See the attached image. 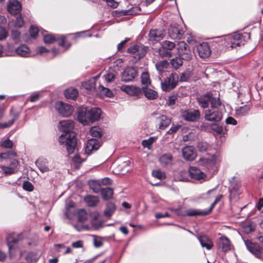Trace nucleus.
<instances>
[{"mask_svg": "<svg viewBox=\"0 0 263 263\" xmlns=\"http://www.w3.org/2000/svg\"><path fill=\"white\" fill-rule=\"evenodd\" d=\"M64 95L67 99H74L78 96V91L77 89L70 87L65 91Z\"/></svg>", "mask_w": 263, "mask_h": 263, "instance_id": "72a5a7b5", "label": "nucleus"}, {"mask_svg": "<svg viewBox=\"0 0 263 263\" xmlns=\"http://www.w3.org/2000/svg\"><path fill=\"white\" fill-rule=\"evenodd\" d=\"M141 83L143 85H148L151 84L149 75L148 72H143L141 76Z\"/></svg>", "mask_w": 263, "mask_h": 263, "instance_id": "603ef678", "label": "nucleus"}, {"mask_svg": "<svg viewBox=\"0 0 263 263\" xmlns=\"http://www.w3.org/2000/svg\"><path fill=\"white\" fill-rule=\"evenodd\" d=\"M216 195L215 189L209 190L205 193H203L200 195V198L204 200H209L213 198Z\"/></svg>", "mask_w": 263, "mask_h": 263, "instance_id": "de8ad7c7", "label": "nucleus"}, {"mask_svg": "<svg viewBox=\"0 0 263 263\" xmlns=\"http://www.w3.org/2000/svg\"><path fill=\"white\" fill-rule=\"evenodd\" d=\"M245 245L248 250L258 258L263 256V248L258 243H254L249 240H245Z\"/></svg>", "mask_w": 263, "mask_h": 263, "instance_id": "9d476101", "label": "nucleus"}, {"mask_svg": "<svg viewBox=\"0 0 263 263\" xmlns=\"http://www.w3.org/2000/svg\"><path fill=\"white\" fill-rule=\"evenodd\" d=\"M78 219L81 222H85L88 219V214L84 209H80L78 211Z\"/></svg>", "mask_w": 263, "mask_h": 263, "instance_id": "37998d69", "label": "nucleus"}, {"mask_svg": "<svg viewBox=\"0 0 263 263\" xmlns=\"http://www.w3.org/2000/svg\"><path fill=\"white\" fill-rule=\"evenodd\" d=\"M101 194L103 199L107 200L112 197L114 191L110 187L102 188L101 189Z\"/></svg>", "mask_w": 263, "mask_h": 263, "instance_id": "2f4dec72", "label": "nucleus"}, {"mask_svg": "<svg viewBox=\"0 0 263 263\" xmlns=\"http://www.w3.org/2000/svg\"><path fill=\"white\" fill-rule=\"evenodd\" d=\"M18 162L15 159H11L9 166L0 165V168L6 176L14 174L17 171Z\"/></svg>", "mask_w": 263, "mask_h": 263, "instance_id": "4468645a", "label": "nucleus"}, {"mask_svg": "<svg viewBox=\"0 0 263 263\" xmlns=\"http://www.w3.org/2000/svg\"><path fill=\"white\" fill-rule=\"evenodd\" d=\"M84 201L90 207H95L97 206L99 202V199L98 196L88 195L85 197L84 199Z\"/></svg>", "mask_w": 263, "mask_h": 263, "instance_id": "c756f323", "label": "nucleus"}, {"mask_svg": "<svg viewBox=\"0 0 263 263\" xmlns=\"http://www.w3.org/2000/svg\"><path fill=\"white\" fill-rule=\"evenodd\" d=\"M121 89L129 95L139 96L141 94L140 87L134 86L123 85Z\"/></svg>", "mask_w": 263, "mask_h": 263, "instance_id": "393cba45", "label": "nucleus"}, {"mask_svg": "<svg viewBox=\"0 0 263 263\" xmlns=\"http://www.w3.org/2000/svg\"><path fill=\"white\" fill-rule=\"evenodd\" d=\"M218 39L223 46L231 50L243 44L242 35L238 32L219 37Z\"/></svg>", "mask_w": 263, "mask_h": 263, "instance_id": "20e7f679", "label": "nucleus"}, {"mask_svg": "<svg viewBox=\"0 0 263 263\" xmlns=\"http://www.w3.org/2000/svg\"><path fill=\"white\" fill-rule=\"evenodd\" d=\"M129 38H126L124 40L121 42L117 46L118 50L121 51L124 48L125 45L129 41Z\"/></svg>", "mask_w": 263, "mask_h": 263, "instance_id": "774afa93", "label": "nucleus"}, {"mask_svg": "<svg viewBox=\"0 0 263 263\" xmlns=\"http://www.w3.org/2000/svg\"><path fill=\"white\" fill-rule=\"evenodd\" d=\"M97 77L95 78H91L89 80L84 82L82 83V86L87 90H91L92 89L95 88L96 86V79Z\"/></svg>", "mask_w": 263, "mask_h": 263, "instance_id": "ea45409f", "label": "nucleus"}, {"mask_svg": "<svg viewBox=\"0 0 263 263\" xmlns=\"http://www.w3.org/2000/svg\"><path fill=\"white\" fill-rule=\"evenodd\" d=\"M181 116L184 120L189 122H196L200 118V112L197 109H181Z\"/></svg>", "mask_w": 263, "mask_h": 263, "instance_id": "6e6552de", "label": "nucleus"}, {"mask_svg": "<svg viewBox=\"0 0 263 263\" xmlns=\"http://www.w3.org/2000/svg\"><path fill=\"white\" fill-rule=\"evenodd\" d=\"M11 25L15 28H22L24 25V21L21 15L17 16L11 21Z\"/></svg>", "mask_w": 263, "mask_h": 263, "instance_id": "f704fd0d", "label": "nucleus"}, {"mask_svg": "<svg viewBox=\"0 0 263 263\" xmlns=\"http://www.w3.org/2000/svg\"><path fill=\"white\" fill-rule=\"evenodd\" d=\"M212 97V95L210 92H208L200 96L197 99L198 104L203 108L208 107Z\"/></svg>", "mask_w": 263, "mask_h": 263, "instance_id": "5701e85b", "label": "nucleus"}, {"mask_svg": "<svg viewBox=\"0 0 263 263\" xmlns=\"http://www.w3.org/2000/svg\"><path fill=\"white\" fill-rule=\"evenodd\" d=\"M7 9L8 12L12 15H16L21 12L22 5L17 0H9Z\"/></svg>", "mask_w": 263, "mask_h": 263, "instance_id": "f3484780", "label": "nucleus"}, {"mask_svg": "<svg viewBox=\"0 0 263 263\" xmlns=\"http://www.w3.org/2000/svg\"><path fill=\"white\" fill-rule=\"evenodd\" d=\"M16 156V153L14 151H8L7 152L2 153L0 154V161L6 159H10L11 161V159H12L11 157Z\"/></svg>", "mask_w": 263, "mask_h": 263, "instance_id": "79ce46f5", "label": "nucleus"}, {"mask_svg": "<svg viewBox=\"0 0 263 263\" xmlns=\"http://www.w3.org/2000/svg\"><path fill=\"white\" fill-rule=\"evenodd\" d=\"M129 164L130 161L129 160L124 161L120 164V166L123 168V170H121L122 173H124L125 172H128L130 170Z\"/></svg>", "mask_w": 263, "mask_h": 263, "instance_id": "bf43d9fd", "label": "nucleus"}, {"mask_svg": "<svg viewBox=\"0 0 263 263\" xmlns=\"http://www.w3.org/2000/svg\"><path fill=\"white\" fill-rule=\"evenodd\" d=\"M21 33L16 29L11 30V38L15 43H18L20 41Z\"/></svg>", "mask_w": 263, "mask_h": 263, "instance_id": "3c124183", "label": "nucleus"}, {"mask_svg": "<svg viewBox=\"0 0 263 263\" xmlns=\"http://www.w3.org/2000/svg\"><path fill=\"white\" fill-rule=\"evenodd\" d=\"M222 117V112L218 109H209L204 111V118L211 122H218Z\"/></svg>", "mask_w": 263, "mask_h": 263, "instance_id": "f8f14e48", "label": "nucleus"}, {"mask_svg": "<svg viewBox=\"0 0 263 263\" xmlns=\"http://www.w3.org/2000/svg\"><path fill=\"white\" fill-rule=\"evenodd\" d=\"M93 245L96 248H100L103 245V241L100 237H95L93 239Z\"/></svg>", "mask_w": 263, "mask_h": 263, "instance_id": "338daca9", "label": "nucleus"}, {"mask_svg": "<svg viewBox=\"0 0 263 263\" xmlns=\"http://www.w3.org/2000/svg\"><path fill=\"white\" fill-rule=\"evenodd\" d=\"M152 175L153 177L160 180L163 179L165 178V175L164 173L161 172L160 170H156L153 171Z\"/></svg>", "mask_w": 263, "mask_h": 263, "instance_id": "4d7b16f0", "label": "nucleus"}, {"mask_svg": "<svg viewBox=\"0 0 263 263\" xmlns=\"http://www.w3.org/2000/svg\"><path fill=\"white\" fill-rule=\"evenodd\" d=\"M101 146L100 141L97 139L92 138L87 141L85 147V152L89 154L93 150H97Z\"/></svg>", "mask_w": 263, "mask_h": 263, "instance_id": "4be33fe9", "label": "nucleus"}, {"mask_svg": "<svg viewBox=\"0 0 263 263\" xmlns=\"http://www.w3.org/2000/svg\"><path fill=\"white\" fill-rule=\"evenodd\" d=\"M199 57L202 59L209 57L211 53L209 44L206 42L200 44L197 48Z\"/></svg>", "mask_w": 263, "mask_h": 263, "instance_id": "6ab92c4d", "label": "nucleus"}, {"mask_svg": "<svg viewBox=\"0 0 263 263\" xmlns=\"http://www.w3.org/2000/svg\"><path fill=\"white\" fill-rule=\"evenodd\" d=\"M116 209L115 205L111 202H108L106 205V208L104 211V215L107 217H110L114 213Z\"/></svg>", "mask_w": 263, "mask_h": 263, "instance_id": "4c0bfd02", "label": "nucleus"}, {"mask_svg": "<svg viewBox=\"0 0 263 263\" xmlns=\"http://www.w3.org/2000/svg\"><path fill=\"white\" fill-rule=\"evenodd\" d=\"M91 223L94 229L98 230L103 226V221L100 218V214L97 211L90 213Z\"/></svg>", "mask_w": 263, "mask_h": 263, "instance_id": "a211bd4d", "label": "nucleus"}, {"mask_svg": "<svg viewBox=\"0 0 263 263\" xmlns=\"http://www.w3.org/2000/svg\"><path fill=\"white\" fill-rule=\"evenodd\" d=\"M0 145L2 147L5 148H11L13 146V142L9 139H6L0 142Z\"/></svg>", "mask_w": 263, "mask_h": 263, "instance_id": "6e6d98bb", "label": "nucleus"}, {"mask_svg": "<svg viewBox=\"0 0 263 263\" xmlns=\"http://www.w3.org/2000/svg\"><path fill=\"white\" fill-rule=\"evenodd\" d=\"M177 49L179 56L183 60L189 61L192 59L194 52L184 41H181L178 43Z\"/></svg>", "mask_w": 263, "mask_h": 263, "instance_id": "0eeeda50", "label": "nucleus"}, {"mask_svg": "<svg viewBox=\"0 0 263 263\" xmlns=\"http://www.w3.org/2000/svg\"><path fill=\"white\" fill-rule=\"evenodd\" d=\"M41 256L37 252H31L26 257V260L28 263H36Z\"/></svg>", "mask_w": 263, "mask_h": 263, "instance_id": "473e14b6", "label": "nucleus"}, {"mask_svg": "<svg viewBox=\"0 0 263 263\" xmlns=\"http://www.w3.org/2000/svg\"><path fill=\"white\" fill-rule=\"evenodd\" d=\"M158 52L162 58H170L172 56V52L165 49L162 45L158 49Z\"/></svg>", "mask_w": 263, "mask_h": 263, "instance_id": "49530a36", "label": "nucleus"}, {"mask_svg": "<svg viewBox=\"0 0 263 263\" xmlns=\"http://www.w3.org/2000/svg\"><path fill=\"white\" fill-rule=\"evenodd\" d=\"M211 106V108L215 109H219L222 106V104L219 98H211L210 100Z\"/></svg>", "mask_w": 263, "mask_h": 263, "instance_id": "09e8293b", "label": "nucleus"}, {"mask_svg": "<svg viewBox=\"0 0 263 263\" xmlns=\"http://www.w3.org/2000/svg\"><path fill=\"white\" fill-rule=\"evenodd\" d=\"M43 38L45 44H50L53 43L55 41H57L58 45L63 48L62 51H60V49L58 48H53L51 51L53 54V57L56 56L57 54L61 52H64L69 48L71 46V44L69 42L66 41L65 37L62 35L57 34L55 35H53L52 34H48L44 35Z\"/></svg>", "mask_w": 263, "mask_h": 263, "instance_id": "7ed1b4c3", "label": "nucleus"}, {"mask_svg": "<svg viewBox=\"0 0 263 263\" xmlns=\"http://www.w3.org/2000/svg\"><path fill=\"white\" fill-rule=\"evenodd\" d=\"M173 157L171 154H165L159 158V161L162 165L166 166L171 163Z\"/></svg>", "mask_w": 263, "mask_h": 263, "instance_id": "c9c22d12", "label": "nucleus"}, {"mask_svg": "<svg viewBox=\"0 0 263 263\" xmlns=\"http://www.w3.org/2000/svg\"><path fill=\"white\" fill-rule=\"evenodd\" d=\"M222 197V195H221L217 196L214 201L212 203L210 208L208 210H201L190 209L186 210L185 214H183L182 216H198L207 215L212 212L215 205L221 200Z\"/></svg>", "mask_w": 263, "mask_h": 263, "instance_id": "423d86ee", "label": "nucleus"}, {"mask_svg": "<svg viewBox=\"0 0 263 263\" xmlns=\"http://www.w3.org/2000/svg\"><path fill=\"white\" fill-rule=\"evenodd\" d=\"M138 68L134 67H127L121 74V80L124 82L133 81L138 75Z\"/></svg>", "mask_w": 263, "mask_h": 263, "instance_id": "9b49d317", "label": "nucleus"}, {"mask_svg": "<svg viewBox=\"0 0 263 263\" xmlns=\"http://www.w3.org/2000/svg\"><path fill=\"white\" fill-rule=\"evenodd\" d=\"M198 238L202 247L205 248L207 250H210L212 248L213 243L206 236H201L198 237Z\"/></svg>", "mask_w": 263, "mask_h": 263, "instance_id": "7c9ffc66", "label": "nucleus"}, {"mask_svg": "<svg viewBox=\"0 0 263 263\" xmlns=\"http://www.w3.org/2000/svg\"><path fill=\"white\" fill-rule=\"evenodd\" d=\"M161 77L158 76V78L161 81V88L164 91H170L173 89L176 86L179 81V76L176 73H171L164 81L162 80Z\"/></svg>", "mask_w": 263, "mask_h": 263, "instance_id": "39448f33", "label": "nucleus"}, {"mask_svg": "<svg viewBox=\"0 0 263 263\" xmlns=\"http://www.w3.org/2000/svg\"><path fill=\"white\" fill-rule=\"evenodd\" d=\"M90 134L92 137L95 138H101L102 136V131L98 126L92 127L89 131Z\"/></svg>", "mask_w": 263, "mask_h": 263, "instance_id": "c03bdc74", "label": "nucleus"}, {"mask_svg": "<svg viewBox=\"0 0 263 263\" xmlns=\"http://www.w3.org/2000/svg\"><path fill=\"white\" fill-rule=\"evenodd\" d=\"M98 91L100 95L102 96H105L108 98H111L113 96V94L111 90L102 85H99L98 86Z\"/></svg>", "mask_w": 263, "mask_h": 263, "instance_id": "58836bf2", "label": "nucleus"}, {"mask_svg": "<svg viewBox=\"0 0 263 263\" xmlns=\"http://www.w3.org/2000/svg\"><path fill=\"white\" fill-rule=\"evenodd\" d=\"M23 189L28 191H32L33 190V185L29 181H24L23 184Z\"/></svg>", "mask_w": 263, "mask_h": 263, "instance_id": "69168bd1", "label": "nucleus"}, {"mask_svg": "<svg viewBox=\"0 0 263 263\" xmlns=\"http://www.w3.org/2000/svg\"><path fill=\"white\" fill-rule=\"evenodd\" d=\"M170 64L173 68L177 70L182 66L183 59L179 56L173 58L170 61Z\"/></svg>", "mask_w": 263, "mask_h": 263, "instance_id": "e433bc0d", "label": "nucleus"}, {"mask_svg": "<svg viewBox=\"0 0 263 263\" xmlns=\"http://www.w3.org/2000/svg\"><path fill=\"white\" fill-rule=\"evenodd\" d=\"M218 246L219 248L223 252H227L231 249L230 240L226 236H221L220 237Z\"/></svg>", "mask_w": 263, "mask_h": 263, "instance_id": "cd10ccee", "label": "nucleus"}, {"mask_svg": "<svg viewBox=\"0 0 263 263\" xmlns=\"http://www.w3.org/2000/svg\"><path fill=\"white\" fill-rule=\"evenodd\" d=\"M55 109L60 115L64 117H69L73 111V107L72 105L61 101H58L56 103Z\"/></svg>", "mask_w": 263, "mask_h": 263, "instance_id": "1a4fd4ad", "label": "nucleus"}, {"mask_svg": "<svg viewBox=\"0 0 263 263\" xmlns=\"http://www.w3.org/2000/svg\"><path fill=\"white\" fill-rule=\"evenodd\" d=\"M7 242L9 250L11 251L14 247V245L17 243V240L16 239L12 238L11 236H9L7 238Z\"/></svg>", "mask_w": 263, "mask_h": 263, "instance_id": "052dcab7", "label": "nucleus"}, {"mask_svg": "<svg viewBox=\"0 0 263 263\" xmlns=\"http://www.w3.org/2000/svg\"><path fill=\"white\" fill-rule=\"evenodd\" d=\"M10 116L12 117V119L9 121L8 123H11V126L14 123V122L18 118L20 113L17 111H14L12 108L10 110Z\"/></svg>", "mask_w": 263, "mask_h": 263, "instance_id": "5fc2aeb1", "label": "nucleus"}, {"mask_svg": "<svg viewBox=\"0 0 263 263\" xmlns=\"http://www.w3.org/2000/svg\"><path fill=\"white\" fill-rule=\"evenodd\" d=\"M198 149L201 152H204L210 148L209 144L204 141H199L197 144Z\"/></svg>", "mask_w": 263, "mask_h": 263, "instance_id": "8fccbe9b", "label": "nucleus"}, {"mask_svg": "<svg viewBox=\"0 0 263 263\" xmlns=\"http://www.w3.org/2000/svg\"><path fill=\"white\" fill-rule=\"evenodd\" d=\"M181 127V125L179 124H173L171 128L167 131V134H173L176 133L179 128Z\"/></svg>", "mask_w": 263, "mask_h": 263, "instance_id": "0e129e2a", "label": "nucleus"}, {"mask_svg": "<svg viewBox=\"0 0 263 263\" xmlns=\"http://www.w3.org/2000/svg\"><path fill=\"white\" fill-rule=\"evenodd\" d=\"M168 34L172 39H180L182 36V31L175 26H171L168 29Z\"/></svg>", "mask_w": 263, "mask_h": 263, "instance_id": "c85d7f7f", "label": "nucleus"}, {"mask_svg": "<svg viewBox=\"0 0 263 263\" xmlns=\"http://www.w3.org/2000/svg\"><path fill=\"white\" fill-rule=\"evenodd\" d=\"M141 93H143L144 96L149 100H155L158 97L157 92L151 88L147 87H142L141 88Z\"/></svg>", "mask_w": 263, "mask_h": 263, "instance_id": "b1692460", "label": "nucleus"}, {"mask_svg": "<svg viewBox=\"0 0 263 263\" xmlns=\"http://www.w3.org/2000/svg\"><path fill=\"white\" fill-rule=\"evenodd\" d=\"M77 119L80 123L87 125L94 123L101 118L102 110L99 107H85L81 106L78 109Z\"/></svg>", "mask_w": 263, "mask_h": 263, "instance_id": "f03ea898", "label": "nucleus"}, {"mask_svg": "<svg viewBox=\"0 0 263 263\" xmlns=\"http://www.w3.org/2000/svg\"><path fill=\"white\" fill-rule=\"evenodd\" d=\"M182 155L183 158L187 161L194 160L197 154L194 147L192 146H186L182 149Z\"/></svg>", "mask_w": 263, "mask_h": 263, "instance_id": "dca6fc26", "label": "nucleus"}, {"mask_svg": "<svg viewBox=\"0 0 263 263\" xmlns=\"http://www.w3.org/2000/svg\"><path fill=\"white\" fill-rule=\"evenodd\" d=\"M39 30L38 28L33 25H31L29 30L30 35L33 38H35L38 34Z\"/></svg>", "mask_w": 263, "mask_h": 263, "instance_id": "680f3d73", "label": "nucleus"}, {"mask_svg": "<svg viewBox=\"0 0 263 263\" xmlns=\"http://www.w3.org/2000/svg\"><path fill=\"white\" fill-rule=\"evenodd\" d=\"M161 45L163 46V47L166 50L171 51L175 47V44L172 42L169 41H165L161 43Z\"/></svg>", "mask_w": 263, "mask_h": 263, "instance_id": "864d4df0", "label": "nucleus"}, {"mask_svg": "<svg viewBox=\"0 0 263 263\" xmlns=\"http://www.w3.org/2000/svg\"><path fill=\"white\" fill-rule=\"evenodd\" d=\"M15 51L18 56L22 57L28 58L31 55L30 50L26 45H20L15 49Z\"/></svg>", "mask_w": 263, "mask_h": 263, "instance_id": "a878e982", "label": "nucleus"}, {"mask_svg": "<svg viewBox=\"0 0 263 263\" xmlns=\"http://www.w3.org/2000/svg\"><path fill=\"white\" fill-rule=\"evenodd\" d=\"M250 109V106L249 105H245L235 109L236 114L238 116H243L248 114Z\"/></svg>", "mask_w": 263, "mask_h": 263, "instance_id": "a19ab883", "label": "nucleus"}, {"mask_svg": "<svg viewBox=\"0 0 263 263\" xmlns=\"http://www.w3.org/2000/svg\"><path fill=\"white\" fill-rule=\"evenodd\" d=\"M35 164L42 173L52 171L54 166L50 164L49 161L44 158H40L35 161Z\"/></svg>", "mask_w": 263, "mask_h": 263, "instance_id": "ddd939ff", "label": "nucleus"}, {"mask_svg": "<svg viewBox=\"0 0 263 263\" xmlns=\"http://www.w3.org/2000/svg\"><path fill=\"white\" fill-rule=\"evenodd\" d=\"M156 140V138L153 137H150L149 139L147 140H144L142 141V145L144 147H147L149 148L151 145L154 142L155 140Z\"/></svg>", "mask_w": 263, "mask_h": 263, "instance_id": "13d9d810", "label": "nucleus"}, {"mask_svg": "<svg viewBox=\"0 0 263 263\" xmlns=\"http://www.w3.org/2000/svg\"><path fill=\"white\" fill-rule=\"evenodd\" d=\"M156 123L159 128L163 130L170 125L171 123V119L165 115H159L156 117Z\"/></svg>", "mask_w": 263, "mask_h": 263, "instance_id": "412c9836", "label": "nucleus"}, {"mask_svg": "<svg viewBox=\"0 0 263 263\" xmlns=\"http://www.w3.org/2000/svg\"><path fill=\"white\" fill-rule=\"evenodd\" d=\"M89 185L95 193H98L99 191L101 190L100 188V185L95 181H91L90 182Z\"/></svg>", "mask_w": 263, "mask_h": 263, "instance_id": "e2e57ef3", "label": "nucleus"}, {"mask_svg": "<svg viewBox=\"0 0 263 263\" xmlns=\"http://www.w3.org/2000/svg\"><path fill=\"white\" fill-rule=\"evenodd\" d=\"M170 63L166 60H162L156 63L155 67L159 72V76H163V73L166 71Z\"/></svg>", "mask_w": 263, "mask_h": 263, "instance_id": "bb28decb", "label": "nucleus"}, {"mask_svg": "<svg viewBox=\"0 0 263 263\" xmlns=\"http://www.w3.org/2000/svg\"><path fill=\"white\" fill-rule=\"evenodd\" d=\"M116 77V72L112 70H109L104 75L103 77L105 81L107 83H110L113 81Z\"/></svg>", "mask_w": 263, "mask_h": 263, "instance_id": "a18cd8bd", "label": "nucleus"}, {"mask_svg": "<svg viewBox=\"0 0 263 263\" xmlns=\"http://www.w3.org/2000/svg\"><path fill=\"white\" fill-rule=\"evenodd\" d=\"M148 36L149 41L155 43L162 40L164 36V34L162 30L155 29L150 30Z\"/></svg>", "mask_w": 263, "mask_h": 263, "instance_id": "aec40b11", "label": "nucleus"}, {"mask_svg": "<svg viewBox=\"0 0 263 263\" xmlns=\"http://www.w3.org/2000/svg\"><path fill=\"white\" fill-rule=\"evenodd\" d=\"M74 126V122L71 120H64L59 123V129L63 134L59 137V141L65 146L69 154L74 153L77 144L75 134L72 132Z\"/></svg>", "mask_w": 263, "mask_h": 263, "instance_id": "f257e3e1", "label": "nucleus"}, {"mask_svg": "<svg viewBox=\"0 0 263 263\" xmlns=\"http://www.w3.org/2000/svg\"><path fill=\"white\" fill-rule=\"evenodd\" d=\"M189 174L191 178L202 182L205 180L206 175L196 166H191Z\"/></svg>", "mask_w": 263, "mask_h": 263, "instance_id": "2eb2a0df", "label": "nucleus"}]
</instances>
